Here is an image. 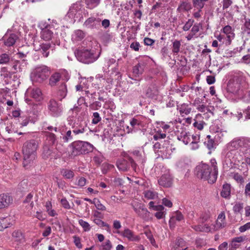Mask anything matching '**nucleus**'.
I'll return each instance as SVG.
<instances>
[{
    "label": "nucleus",
    "mask_w": 250,
    "mask_h": 250,
    "mask_svg": "<svg viewBox=\"0 0 250 250\" xmlns=\"http://www.w3.org/2000/svg\"><path fill=\"white\" fill-rule=\"evenodd\" d=\"M231 185L226 183L223 185L222 190L221 192V196L226 199H229L230 196Z\"/></svg>",
    "instance_id": "22"
},
{
    "label": "nucleus",
    "mask_w": 250,
    "mask_h": 250,
    "mask_svg": "<svg viewBox=\"0 0 250 250\" xmlns=\"http://www.w3.org/2000/svg\"><path fill=\"white\" fill-rule=\"evenodd\" d=\"M205 125V122L201 120V114H197L194 119L193 126L198 130H201L203 129Z\"/></svg>",
    "instance_id": "20"
},
{
    "label": "nucleus",
    "mask_w": 250,
    "mask_h": 250,
    "mask_svg": "<svg viewBox=\"0 0 250 250\" xmlns=\"http://www.w3.org/2000/svg\"><path fill=\"white\" fill-rule=\"evenodd\" d=\"M200 136L199 134H195L192 135V141L191 144L192 145H196V144L200 141Z\"/></svg>",
    "instance_id": "54"
},
{
    "label": "nucleus",
    "mask_w": 250,
    "mask_h": 250,
    "mask_svg": "<svg viewBox=\"0 0 250 250\" xmlns=\"http://www.w3.org/2000/svg\"><path fill=\"white\" fill-rule=\"evenodd\" d=\"M223 32L227 35V41L230 43L231 40L234 38L235 34L232 31V28L229 25L225 26L223 29Z\"/></svg>",
    "instance_id": "23"
},
{
    "label": "nucleus",
    "mask_w": 250,
    "mask_h": 250,
    "mask_svg": "<svg viewBox=\"0 0 250 250\" xmlns=\"http://www.w3.org/2000/svg\"><path fill=\"white\" fill-rule=\"evenodd\" d=\"M112 248V245L109 240H106L104 244L102 245V250H111Z\"/></svg>",
    "instance_id": "50"
},
{
    "label": "nucleus",
    "mask_w": 250,
    "mask_h": 250,
    "mask_svg": "<svg viewBox=\"0 0 250 250\" xmlns=\"http://www.w3.org/2000/svg\"><path fill=\"white\" fill-rule=\"evenodd\" d=\"M100 20L94 17H90L87 19L83 23V26L88 28H94L96 27V24H99Z\"/></svg>",
    "instance_id": "19"
},
{
    "label": "nucleus",
    "mask_w": 250,
    "mask_h": 250,
    "mask_svg": "<svg viewBox=\"0 0 250 250\" xmlns=\"http://www.w3.org/2000/svg\"><path fill=\"white\" fill-rule=\"evenodd\" d=\"M233 178L236 182L240 184H242L244 182V179L243 176L238 173H234Z\"/></svg>",
    "instance_id": "52"
},
{
    "label": "nucleus",
    "mask_w": 250,
    "mask_h": 250,
    "mask_svg": "<svg viewBox=\"0 0 250 250\" xmlns=\"http://www.w3.org/2000/svg\"><path fill=\"white\" fill-rule=\"evenodd\" d=\"M18 39V37L16 34L6 33L0 41L3 42L5 46L8 47L13 46Z\"/></svg>",
    "instance_id": "10"
},
{
    "label": "nucleus",
    "mask_w": 250,
    "mask_h": 250,
    "mask_svg": "<svg viewBox=\"0 0 250 250\" xmlns=\"http://www.w3.org/2000/svg\"><path fill=\"white\" fill-rule=\"evenodd\" d=\"M51 70L44 65L37 66L31 74V78L34 83H42L46 81L50 76Z\"/></svg>",
    "instance_id": "4"
},
{
    "label": "nucleus",
    "mask_w": 250,
    "mask_h": 250,
    "mask_svg": "<svg viewBox=\"0 0 250 250\" xmlns=\"http://www.w3.org/2000/svg\"><path fill=\"white\" fill-rule=\"evenodd\" d=\"M179 112L182 116L184 115L189 114L191 111V108L189 107V105L186 104H183L179 107Z\"/></svg>",
    "instance_id": "32"
},
{
    "label": "nucleus",
    "mask_w": 250,
    "mask_h": 250,
    "mask_svg": "<svg viewBox=\"0 0 250 250\" xmlns=\"http://www.w3.org/2000/svg\"><path fill=\"white\" fill-rule=\"evenodd\" d=\"M190 134L189 132L182 131L180 135L178 136V139L182 141L185 145L188 144L191 141Z\"/></svg>",
    "instance_id": "27"
},
{
    "label": "nucleus",
    "mask_w": 250,
    "mask_h": 250,
    "mask_svg": "<svg viewBox=\"0 0 250 250\" xmlns=\"http://www.w3.org/2000/svg\"><path fill=\"white\" fill-rule=\"evenodd\" d=\"M214 115L213 112L209 109L203 114H201V120H208L211 116Z\"/></svg>",
    "instance_id": "48"
},
{
    "label": "nucleus",
    "mask_w": 250,
    "mask_h": 250,
    "mask_svg": "<svg viewBox=\"0 0 250 250\" xmlns=\"http://www.w3.org/2000/svg\"><path fill=\"white\" fill-rule=\"evenodd\" d=\"M191 9V4L187 1H182L177 9V11L182 12L188 11Z\"/></svg>",
    "instance_id": "30"
},
{
    "label": "nucleus",
    "mask_w": 250,
    "mask_h": 250,
    "mask_svg": "<svg viewBox=\"0 0 250 250\" xmlns=\"http://www.w3.org/2000/svg\"><path fill=\"white\" fill-rule=\"evenodd\" d=\"M10 225L8 218L0 219V231H2L4 229L8 228Z\"/></svg>",
    "instance_id": "42"
},
{
    "label": "nucleus",
    "mask_w": 250,
    "mask_h": 250,
    "mask_svg": "<svg viewBox=\"0 0 250 250\" xmlns=\"http://www.w3.org/2000/svg\"><path fill=\"white\" fill-rule=\"evenodd\" d=\"M53 27L52 26L43 29L41 32V38L45 41L50 40L53 36V32L51 30Z\"/></svg>",
    "instance_id": "18"
},
{
    "label": "nucleus",
    "mask_w": 250,
    "mask_h": 250,
    "mask_svg": "<svg viewBox=\"0 0 250 250\" xmlns=\"http://www.w3.org/2000/svg\"><path fill=\"white\" fill-rule=\"evenodd\" d=\"M50 114L53 117L60 116L63 111L62 104L54 99H51L47 104Z\"/></svg>",
    "instance_id": "6"
},
{
    "label": "nucleus",
    "mask_w": 250,
    "mask_h": 250,
    "mask_svg": "<svg viewBox=\"0 0 250 250\" xmlns=\"http://www.w3.org/2000/svg\"><path fill=\"white\" fill-rule=\"evenodd\" d=\"M82 5L79 3L72 5L67 13L68 16L71 19H80L82 16Z\"/></svg>",
    "instance_id": "9"
},
{
    "label": "nucleus",
    "mask_w": 250,
    "mask_h": 250,
    "mask_svg": "<svg viewBox=\"0 0 250 250\" xmlns=\"http://www.w3.org/2000/svg\"><path fill=\"white\" fill-rule=\"evenodd\" d=\"M39 147L38 141L32 139L25 142L22 146L23 167L28 169L35 163L37 150Z\"/></svg>",
    "instance_id": "1"
},
{
    "label": "nucleus",
    "mask_w": 250,
    "mask_h": 250,
    "mask_svg": "<svg viewBox=\"0 0 250 250\" xmlns=\"http://www.w3.org/2000/svg\"><path fill=\"white\" fill-rule=\"evenodd\" d=\"M13 202V198L8 193L0 194V209L7 208Z\"/></svg>",
    "instance_id": "13"
},
{
    "label": "nucleus",
    "mask_w": 250,
    "mask_h": 250,
    "mask_svg": "<svg viewBox=\"0 0 250 250\" xmlns=\"http://www.w3.org/2000/svg\"><path fill=\"white\" fill-rule=\"evenodd\" d=\"M67 93V89L66 85L64 83H63L59 87L58 96L60 97V100H62L65 97Z\"/></svg>",
    "instance_id": "26"
},
{
    "label": "nucleus",
    "mask_w": 250,
    "mask_h": 250,
    "mask_svg": "<svg viewBox=\"0 0 250 250\" xmlns=\"http://www.w3.org/2000/svg\"><path fill=\"white\" fill-rule=\"evenodd\" d=\"M100 2V0H86V3L88 6H91V8L97 6Z\"/></svg>",
    "instance_id": "51"
},
{
    "label": "nucleus",
    "mask_w": 250,
    "mask_h": 250,
    "mask_svg": "<svg viewBox=\"0 0 250 250\" xmlns=\"http://www.w3.org/2000/svg\"><path fill=\"white\" fill-rule=\"evenodd\" d=\"M27 92L29 93L30 97L37 101H40L42 99V92L39 88L29 89Z\"/></svg>",
    "instance_id": "21"
},
{
    "label": "nucleus",
    "mask_w": 250,
    "mask_h": 250,
    "mask_svg": "<svg viewBox=\"0 0 250 250\" xmlns=\"http://www.w3.org/2000/svg\"><path fill=\"white\" fill-rule=\"evenodd\" d=\"M159 185L165 188L170 187L172 185V178L169 174L163 175L158 180Z\"/></svg>",
    "instance_id": "15"
},
{
    "label": "nucleus",
    "mask_w": 250,
    "mask_h": 250,
    "mask_svg": "<svg viewBox=\"0 0 250 250\" xmlns=\"http://www.w3.org/2000/svg\"><path fill=\"white\" fill-rule=\"evenodd\" d=\"M75 54L78 61L87 64L93 62L99 57V55L96 54L94 50L85 48H78L75 50Z\"/></svg>",
    "instance_id": "5"
},
{
    "label": "nucleus",
    "mask_w": 250,
    "mask_h": 250,
    "mask_svg": "<svg viewBox=\"0 0 250 250\" xmlns=\"http://www.w3.org/2000/svg\"><path fill=\"white\" fill-rule=\"evenodd\" d=\"M146 65V62L140 61L139 63L134 66L133 68V73L135 76H139L142 74Z\"/></svg>",
    "instance_id": "17"
},
{
    "label": "nucleus",
    "mask_w": 250,
    "mask_h": 250,
    "mask_svg": "<svg viewBox=\"0 0 250 250\" xmlns=\"http://www.w3.org/2000/svg\"><path fill=\"white\" fill-rule=\"evenodd\" d=\"M79 223L85 231H88L90 229V225L87 222H85L82 219H80L79 221Z\"/></svg>",
    "instance_id": "47"
},
{
    "label": "nucleus",
    "mask_w": 250,
    "mask_h": 250,
    "mask_svg": "<svg viewBox=\"0 0 250 250\" xmlns=\"http://www.w3.org/2000/svg\"><path fill=\"white\" fill-rule=\"evenodd\" d=\"M85 37V33L81 30H76L72 35V40L73 42H78L83 40Z\"/></svg>",
    "instance_id": "28"
},
{
    "label": "nucleus",
    "mask_w": 250,
    "mask_h": 250,
    "mask_svg": "<svg viewBox=\"0 0 250 250\" xmlns=\"http://www.w3.org/2000/svg\"><path fill=\"white\" fill-rule=\"evenodd\" d=\"M127 160L120 159L116 162V166L120 171H126L129 168V165H131L132 168L135 170L137 167V164L133 159L130 156H126Z\"/></svg>",
    "instance_id": "7"
},
{
    "label": "nucleus",
    "mask_w": 250,
    "mask_h": 250,
    "mask_svg": "<svg viewBox=\"0 0 250 250\" xmlns=\"http://www.w3.org/2000/svg\"><path fill=\"white\" fill-rule=\"evenodd\" d=\"M52 150L48 145H45L43 146L42 156L43 159H46L51 157Z\"/></svg>",
    "instance_id": "35"
},
{
    "label": "nucleus",
    "mask_w": 250,
    "mask_h": 250,
    "mask_svg": "<svg viewBox=\"0 0 250 250\" xmlns=\"http://www.w3.org/2000/svg\"><path fill=\"white\" fill-rule=\"evenodd\" d=\"M211 217V213L208 210H205L200 215V219L202 220L201 223H204L207 222Z\"/></svg>",
    "instance_id": "40"
},
{
    "label": "nucleus",
    "mask_w": 250,
    "mask_h": 250,
    "mask_svg": "<svg viewBox=\"0 0 250 250\" xmlns=\"http://www.w3.org/2000/svg\"><path fill=\"white\" fill-rule=\"evenodd\" d=\"M159 94L157 86L154 83H151L146 91V95L148 98H154Z\"/></svg>",
    "instance_id": "16"
},
{
    "label": "nucleus",
    "mask_w": 250,
    "mask_h": 250,
    "mask_svg": "<svg viewBox=\"0 0 250 250\" xmlns=\"http://www.w3.org/2000/svg\"><path fill=\"white\" fill-rule=\"evenodd\" d=\"M210 164L211 165L201 164L197 166L196 174L199 178L208 180L209 183L213 184L217 179L218 168L215 159H211Z\"/></svg>",
    "instance_id": "2"
},
{
    "label": "nucleus",
    "mask_w": 250,
    "mask_h": 250,
    "mask_svg": "<svg viewBox=\"0 0 250 250\" xmlns=\"http://www.w3.org/2000/svg\"><path fill=\"white\" fill-rule=\"evenodd\" d=\"M71 149L70 155L75 157L80 155L85 154L92 151L93 149L92 145L87 142L77 141L72 143L69 145Z\"/></svg>",
    "instance_id": "3"
},
{
    "label": "nucleus",
    "mask_w": 250,
    "mask_h": 250,
    "mask_svg": "<svg viewBox=\"0 0 250 250\" xmlns=\"http://www.w3.org/2000/svg\"><path fill=\"white\" fill-rule=\"evenodd\" d=\"M40 51L44 57H47L49 54L48 50L50 48L51 45L50 43H42L40 45Z\"/></svg>",
    "instance_id": "34"
},
{
    "label": "nucleus",
    "mask_w": 250,
    "mask_h": 250,
    "mask_svg": "<svg viewBox=\"0 0 250 250\" xmlns=\"http://www.w3.org/2000/svg\"><path fill=\"white\" fill-rule=\"evenodd\" d=\"M231 0H223V9H226L229 7L232 4Z\"/></svg>",
    "instance_id": "64"
},
{
    "label": "nucleus",
    "mask_w": 250,
    "mask_h": 250,
    "mask_svg": "<svg viewBox=\"0 0 250 250\" xmlns=\"http://www.w3.org/2000/svg\"><path fill=\"white\" fill-rule=\"evenodd\" d=\"M12 237L15 242L18 243H21L24 240V236L20 230H15L12 234Z\"/></svg>",
    "instance_id": "24"
},
{
    "label": "nucleus",
    "mask_w": 250,
    "mask_h": 250,
    "mask_svg": "<svg viewBox=\"0 0 250 250\" xmlns=\"http://www.w3.org/2000/svg\"><path fill=\"white\" fill-rule=\"evenodd\" d=\"M208 0H192L193 6L197 10H202L205 6V3Z\"/></svg>",
    "instance_id": "36"
},
{
    "label": "nucleus",
    "mask_w": 250,
    "mask_h": 250,
    "mask_svg": "<svg viewBox=\"0 0 250 250\" xmlns=\"http://www.w3.org/2000/svg\"><path fill=\"white\" fill-rule=\"evenodd\" d=\"M86 180L83 177H79L78 179L77 185L81 187H83L86 184Z\"/></svg>",
    "instance_id": "58"
},
{
    "label": "nucleus",
    "mask_w": 250,
    "mask_h": 250,
    "mask_svg": "<svg viewBox=\"0 0 250 250\" xmlns=\"http://www.w3.org/2000/svg\"><path fill=\"white\" fill-rule=\"evenodd\" d=\"M85 128L82 126L79 127H76L73 130V132L75 135H78L79 134L83 133L85 132Z\"/></svg>",
    "instance_id": "55"
},
{
    "label": "nucleus",
    "mask_w": 250,
    "mask_h": 250,
    "mask_svg": "<svg viewBox=\"0 0 250 250\" xmlns=\"http://www.w3.org/2000/svg\"><path fill=\"white\" fill-rule=\"evenodd\" d=\"M46 140L48 142L50 145H53L56 141V137L54 134L47 132L46 133Z\"/></svg>",
    "instance_id": "41"
},
{
    "label": "nucleus",
    "mask_w": 250,
    "mask_h": 250,
    "mask_svg": "<svg viewBox=\"0 0 250 250\" xmlns=\"http://www.w3.org/2000/svg\"><path fill=\"white\" fill-rule=\"evenodd\" d=\"M74 243L76 246L79 248L81 249L82 248V245L81 242V239L80 237L75 235L73 236Z\"/></svg>",
    "instance_id": "56"
},
{
    "label": "nucleus",
    "mask_w": 250,
    "mask_h": 250,
    "mask_svg": "<svg viewBox=\"0 0 250 250\" xmlns=\"http://www.w3.org/2000/svg\"><path fill=\"white\" fill-rule=\"evenodd\" d=\"M62 138L65 142H68V141L72 140L73 135H72L71 131L70 130H68Z\"/></svg>",
    "instance_id": "53"
},
{
    "label": "nucleus",
    "mask_w": 250,
    "mask_h": 250,
    "mask_svg": "<svg viewBox=\"0 0 250 250\" xmlns=\"http://www.w3.org/2000/svg\"><path fill=\"white\" fill-rule=\"evenodd\" d=\"M61 173L63 177L68 179H72L74 176V172L70 169H62L61 171Z\"/></svg>",
    "instance_id": "38"
},
{
    "label": "nucleus",
    "mask_w": 250,
    "mask_h": 250,
    "mask_svg": "<svg viewBox=\"0 0 250 250\" xmlns=\"http://www.w3.org/2000/svg\"><path fill=\"white\" fill-rule=\"evenodd\" d=\"M131 205L134 211L139 217L144 219L148 218L149 212L146 208L144 207V206L141 203L138 202H134Z\"/></svg>",
    "instance_id": "8"
},
{
    "label": "nucleus",
    "mask_w": 250,
    "mask_h": 250,
    "mask_svg": "<svg viewBox=\"0 0 250 250\" xmlns=\"http://www.w3.org/2000/svg\"><path fill=\"white\" fill-rule=\"evenodd\" d=\"M144 44L146 45L151 46L155 42V40L151 39L150 38L146 37V38H145V39L144 40Z\"/></svg>",
    "instance_id": "60"
},
{
    "label": "nucleus",
    "mask_w": 250,
    "mask_h": 250,
    "mask_svg": "<svg viewBox=\"0 0 250 250\" xmlns=\"http://www.w3.org/2000/svg\"><path fill=\"white\" fill-rule=\"evenodd\" d=\"M121 235L127 239L129 241L139 242L140 240V237L135 234L134 232L127 228L124 229L121 233Z\"/></svg>",
    "instance_id": "12"
},
{
    "label": "nucleus",
    "mask_w": 250,
    "mask_h": 250,
    "mask_svg": "<svg viewBox=\"0 0 250 250\" xmlns=\"http://www.w3.org/2000/svg\"><path fill=\"white\" fill-rule=\"evenodd\" d=\"M61 74L58 72H55L51 75L49 80V84L51 86H54L60 81Z\"/></svg>",
    "instance_id": "25"
},
{
    "label": "nucleus",
    "mask_w": 250,
    "mask_h": 250,
    "mask_svg": "<svg viewBox=\"0 0 250 250\" xmlns=\"http://www.w3.org/2000/svg\"><path fill=\"white\" fill-rule=\"evenodd\" d=\"M194 22V20L189 19L188 20V21L186 22L184 26L183 27V29L185 31H187L189 30V29L192 27L193 25V23Z\"/></svg>",
    "instance_id": "45"
},
{
    "label": "nucleus",
    "mask_w": 250,
    "mask_h": 250,
    "mask_svg": "<svg viewBox=\"0 0 250 250\" xmlns=\"http://www.w3.org/2000/svg\"><path fill=\"white\" fill-rule=\"evenodd\" d=\"M181 46V42L178 40H175L172 43V52L175 55H177L180 52Z\"/></svg>",
    "instance_id": "37"
},
{
    "label": "nucleus",
    "mask_w": 250,
    "mask_h": 250,
    "mask_svg": "<svg viewBox=\"0 0 250 250\" xmlns=\"http://www.w3.org/2000/svg\"><path fill=\"white\" fill-rule=\"evenodd\" d=\"M0 76L4 78L11 79L13 74V72L9 71L6 67H3L0 71Z\"/></svg>",
    "instance_id": "39"
},
{
    "label": "nucleus",
    "mask_w": 250,
    "mask_h": 250,
    "mask_svg": "<svg viewBox=\"0 0 250 250\" xmlns=\"http://www.w3.org/2000/svg\"><path fill=\"white\" fill-rule=\"evenodd\" d=\"M249 229H250V222L247 223L244 225L241 226L239 230L240 232H243Z\"/></svg>",
    "instance_id": "62"
},
{
    "label": "nucleus",
    "mask_w": 250,
    "mask_h": 250,
    "mask_svg": "<svg viewBox=\"0 0 250 250\" xmlns=\"http://www.w3.org/2000/svg\"><path fill=\"white\" fill-rule=\"evenodd\" d=\"M207 139V140L205 142V144L207 148L209 150L215 148L217 145V142L214 141L213 138H211L210 135H208Z\"/></svg>",
    "instance_id": "29"
},
{
    "label": "nucleus",
    "mask_w": 250,
    "mask_h": 250,
    "mask_svg": "<svg viewBox=\"0 0 250 250\" xmlns=\"http://www.w3.org/2000/svg\"><path fill=\"white\" fill-rule=\"evenodd\" d=\"M191 228L196 231L198 232H204L205 230L203 229V225H192Z\"/></svg>",
    "instance_id": "57"
},
{
    "label": "nucleus",
    "mask_w": 250,
    "mask_h": 250,
    "mask_svg": "<svg viewBox=\"0 0 250 250\" xmlns=\"http://www.w3.org/2000/svg\"><path fill=\"white\" fill-rule=\"evenodd\" d=\"M166 137L165 133H161L157 132L153 136V138L155 140H158L160 139H164Z\"/></svg>",
    "instance_id": "63"
},
{
    "label": "nucleus",
    "mask_w": 250,
    "mask_h": 250,
    "mask_svg": "<svg viewBox=\"0 0 250 250\" xmlns=\"http://www.w3.org/2000/svg\"><path fill=\"white\" fill-rule=\"evenodd\" d=\"M243 203H236L233 207V210L235 213H239L243 209Z\"/></svg>",
    "instance_id": "46"
},
{
    "label": "nucleus",
    "mask_w": 250,
    "mask_h": 250,
    "mask_svg": "<svg viewBox=\"0 0 250 250\" xmlns=\"http://www.w3.org/2000/svg\"><path fill=\"white\" fill-rule=\"evenodd\" d=\"M143 194L145 198L147 200L154 199L158 196L156 192L151 190H146L143 192Z\"/></svg>",
    "instance_id": "33"
},
{
    "label": "nucleus",
    "mask_w": 250,
    "mask_h": 250,
    "mask_svg": "<svg viewBox=\"0 0 250 250\" xmlns=\"http://www.w3.org/2000/svg\"><path fill=\"white\" fill-rule=\"evenodd\" d=\"M191 29V32L194 34L196 36L197 33L200 31V29L202 27V25L201 23H196L192 25Z\"/></svg>",
    "instance_id": "44"
},
{
    "label": "nucleus",
    "mask_w": 250,
    "mask_h": 250,
    "mask_svg": "<svg viewBox=\"0 0 250 250\" xmlns=\"http://www.w3.org/2000/svg\"><path fill=\"white\" fill-rule=\"evenodd\" d=\"M245 139H238L236 138L231 141L228 145V149L229 151H232L235 149H237L246 143Z\"/></svg>",
    "instance_id": "14"
},
{
    "label": "nucleus",
    "mask_w": 250,
    "mask_h": 250,
    "mask_svg": "<svg viewBox=\"0 0 250 250\" xmlns=\"http://www.w3.org/2000/svg\"><path fill=\"white\" fill-rule=\"evenodd\" d=\"M226 216L225 212L222 211L218 215L217 220L214 224H212L213 231L215 232L225 227Z\"/></svg>",
    "instance_id": "11"
},
{
    "label": "nucleus",
    "mask_w": 250,
    "mask_h": 250,
    "mask_svg": "<svg viewBox=\"0 0 250 250\" xmlns=\"http://www.w3.org/2000/svg\"><path fill=\"white\" fill-rule=\"evenodd\" d=\"M101 120V118L100 116L99 113L96 112L93 113V119L92 123L93 124H97Z\"/></svg>",
    "instance_id": "49"
},
{
    "label": "nucleus",
    "mask_w": 250,
    "mask_h": 250,
    "mask_svg": "<svg viewBox=\"0 0 250 250\" xmlns=\"http://www.w3.org/2000/svg\"><path fill=\"white\" fill-rule=\"evenodd\" d=\"M198 111L201 112H205L206 111L209 110L208 106H207L205 104H201L199 106H198V107L196 108Z\"/></svg>",
    "instance_id": "61"
},
{
    "label": "nucleus",
    "mask_w": 250,
    "mask_h": 250,
    "mask_svg": "<svg viewBox=\"0 0 250 250\" xmlns=\"http://www.w3.org/2000/svg\"><path fill=\"white\" fill-rule=\"evenodd\" d=\"M61 203L62 205V206L66 209H70V206L67 201V200L66 199V198H62L61 200Z\"/></svg>",
    "instance_id": "59"
},
{
    "label": "nucleus",
    "mask_w": 250,
    "mask_h": 250,
    "mask_svg": "<svg viewBox=\"0 0 250 250\" xmlns=\"http://www.w3.org/2000/svg\"><path fill=\"white\" fill-rule=\"evenodd\" d=\"M10 61L9 55L3 53L0 55V64H6Z\"/></svg>",
    "instance_id": "43"
},
{
    "label": "nucleus",
    "mask_w": 250,
    "mask_h": 250,
    "mask_svg": "<svg viewBox=\"0 0 250 250\" xmlns=\"http://www.w3.org/2000/svg\"><path fill=\"white\" fill-rule=\"evenodd\" d=\"M244 20L245 22L242 27V32L247 36H250V19L245 18Z\"/></svg>",
    "instance_id": "31"
}]
</instances>
